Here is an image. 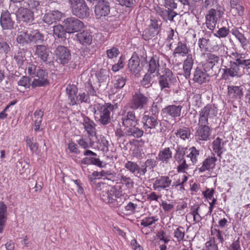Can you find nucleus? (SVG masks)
<instances>
[{
    "instance_id": "nucleus-1",
    "label": "nucleus",
    "mask_w": 250,
    "mask_h": 250,
    "mask_svg": "<svg viewBox=\"0 0 250 250\" xmlns=\"http://www.w3.org/2000/svg\"><path fill=\"white\" fill-rule=\"evenodd\" d=\"M114 106L110 103L95 104L94 105L95 119L102 125L108 124L110 122L111 112L114 109Z\"/></svg>"
},
{
    "instance_id": "nucleus-2",
    "label": "nucleus",
    "mask_w": 250,
    "mask_h": 250,
    "mask_svg": "<svg viewBox=\"0 0 250 250\" xmlns=\"http://www.w3.org/2000/svg\"><path fill=\"white\" fill-rule=\"evenodd\" d=\"M202 56L205 59L202 64L204 70L208 72L211 76L216 75L220 70L219 57L211 52L203 53Z\"/></svg>"
},
{
    "instance_id": "nucleus-3",
    "label": "nucleus",
    "mask_w": 250,
    "mask_h": 250,
    "mask_svg": "<svg viewBox=\"0 0 250 250\" xmlns=\"http://www.w3.org/2000/svg\"><path fill=\"white\" fill-rule=\"evenodd\" d=\"M113 195L117 198H120L122 196H124L122 191L118 189L117 187L113 186L111 187L110 190L106 189L102 191L101 197L102 200L105 203L114 208H117L121 206L123 202L119 203L117 199L113 198Z\"/></svg>"
},
{
    "instance_id": "nucleus-4",
    "label": "nucleus",
    "mask_w": 250,
    "mask_h": 250,
    "mask_svg": "<svg viewBox=\"0 0 250 250\" xmlns=\"http://www.w3.org/2000/svg\"><path fill=\"white\" fill-rule=\"evenodd\" d=\"M217 114V110L216 107L213 104H207L199 111L198 124L211 126L213 120Z\"/></svg>"
},
{
    "instance_id": "nucleus-5",
    "label": "nucleus",
    "mask_w": 250,
    "mask_h": 250,
    "mask_svg": "<svg viewBox=\"0 0 250 250\" xmlns=\"http://www.w3.org/2000/svg\"><path fill=\"white\" fill-rule=\"evenodd\" d=\"M177 81L172 71L168 68H165L163 74L158 78V83L161 91H167L172 85H174Z\"/></svg>"
},
{
    "instance_id": "nucleus-6",
    "label": "nucleus",
    "mask_w": 250,
    "mask_h": 250,
    "mask_svg": "<svg viewBox=\"0 0 250 250\" xmlns=\"http://www.w3.org/2000/svg\"><path fill=\"white\" fill-rule=\"evenodd\" d=\"M145 112L142 119L143 124V129L146 134L152 135L159 132L158 127L159 121L157 118L152 116L146 114Z\"/></svg>"
},
{
    "instance_id": "nucleus-7",
    "label": "nucleus",
    "mask_w": 250,
    "mask_h": 250,
    "mask_svg": "<svg viewBox=\"0 0 250 250\" xmlns=\"http://www.w3.org/2000/svg\"><path fill=\"white\" fill-rule=\"evenodd\" d=\"M66 91L70 102V104L72 105L77 104L78 102H79L81 103H89L90 102L89 96L84 92L77 95L78 89L74 85L68 86L66 88Z\"/></svg>"
},
{
    "instance_id": "nucleus-8",
    "label": "nucleus",
    "mask_w": 250,
    "mask_h": 250,
    "mask_svg": "<svg viewBox=\"0 0 250 250\" xmlns=\"http://www.w3.org/2000/svg\"><path fill=\"white\" fill-rule=\"evenodd\" d=\"M224 12L220 6L216 9H210L206 16V24L207 28L213 31L215 28L217 22L220 20Z\"/></svg>"
},
{
    "instance_id": "nucleus-9",
    "label": "nucleus",
    "mask_w": 250,
    "mask_h": 250,
    "mask_svg": "<svg viewBox=\"0 0 250 250\" xmlns=\"http://www.w3.org/2000/svg\"><path fill=\"white\" fill-rule=\"evenodd\" d=\"M187 147L178 146L176 149V153L174 155L175 161L178 165L177 167L178 172H185V170L192 165L188 160L185 158L186 151Z\"/></svg>"
},
{
    "instance_id": "nucleus-10",
    "label": "nucleus",
    "mask_w": 250,
    "mask_h": 250,
    "mask_svg": "<svg viewBox=\"0 0 250 250\" xmlns=\"http://www.w3.org/2000/svg\"><path fill=\"white\" fill-rule=\"evenodd\" d=\"M149 98L140 91L136 92L129 103V107L133 110L144 108L148 104Z\"/></svg>"
},
{
    "instance_id": "nucleus-11",
    "label": "nucleus",
    "mask_w": 250,
    "mask_h": 250,
    "mask_svg": "<svg viewBox=\"0 0 250 250\" xmlns=\"http://www.w3.org/2000/svg\"><path fill=\"white\" fill-rule=\"evenodd\" d=\"M63 24L67 33L72 34L78 32L84 27L83 23L78 18L69 17L63 21Z\"/></svg>"
},
{
    "instance_id": "nucleus-12",
    "label": "nucleus",
    "mask_w": 250,
    "mask_h": 250,
    "mask_svg": "<svg viewBox=\"0 0 250 250\" xmlns=\"http://www.w3.org/2000/svg\"><path fill=\"white\" fill-rule=\"evenodd\" d=\"M57 60L62 64L67 63L71 59L69 50L66 47L59 45L54 52Z\"/></svg>"
},
{
    "instance_id": "nucleus-13",
    "label": "nucleus",
    "mask_w": 250,
    "mask_h": 250,
    "mask_svg": "<svg viewBox=\"0 0 250 250\" xmlns=\"http://www.w3.org/2000/svg\"><path fill=\"white\" fill-rule=\"evenodd\" d=\"M35 76L36 78L33 80L31 84L33 87L43 86L49 84L47 73L39 67Z\"/></svg>"
},
{
    "instance_id": "nucleus-14",
    "label": "nucleus",
    "mask_w": 250,
    "mask_h": 250,
    "mask_svg": "<svg viewBox=\"0 0 250 250\" xmlns=\"http://www.w3.org/2000/svg\"><path fill=\"white\" fill-rule=\"evenodd\" d=\"M198 128L195 135L196 139L199 141H208L211 135V126L202 124H198Z\"/></svg>"
},
{
    "instance_id": "nucleus-15",
    "label": "nucleus",
    "mask_w": 250,
    "mask_h": 250,
    "mask_svg": "<svg viewBox=\"0 0 250 250\" xmlns=\"http://www.w3.org/2000/svg\"><path fill=\"white\" fill-rule=\"evenodd\" d=\"M17 18L21 21L24 22H31L33 21L34 11H32L25 7H20L16 14Z\"/></svg>"
},
{
    "instance_id": "nucleus-16",
    "label": "nucleus",
    "mask_w": 250,
    "mask_h": 250,
    "mask_svg": "<svg viewBox=\"0 0 250 250\" xmlns=\"http://www.w3.org/2000/svg\"><path fill=\"white\" fill-rule=\"evenodd\" d=\"M172 181L168 176H161L156 179L153 184V188L155 190L161 191L162 189L168 191V188L171 185Z\"/></svg>"
},
{
    "instance_id": "nucleus-17",
    "label": "nucleus",
    "mask_w": 250,
    "mask_h": 250,
    "mask_svg": "<svg viewBox=\"0 0 250 250\" xmlns=\"http://www.w3.org/2000/svg\"><path fill=\"white\" fill-rule=\"evenodd\" d=\"M125 167L133 174H136L138 177L144 176L147 171L146 167L142 166L140 167L139 165L134 162L128 161L125 165Z\"/></svg>"
},
{
    "instance_id": "nucleus-18",
    "label": "nucleus",
    "mask_w": 250,
    "mask_h": 250,
    "mask_svg": "<svg viewBox=\"0 0 250 250\" xmlns=\"http://www.w3.org/2000/svg\"><path fill=\"white\" fill-rule=\"evenodd\" d=\"M224 78H225L226 75H229L230 77H240L244 72L241 69L240 65L236 61V62H230V67L224 69Z\"/></svg>"
},
{
    "instance_id": "nucleus-19",
    "label": "nucleus",
    "mask_w": 250,
    "mask_h": 250,
    "mask_svg": "<svg viewBox=\"0 0 250 250\" xmlns=\"http://www.w3.org/2000/svg\"><path fill=\"white\" fill-rule=\"evenodd\" d=\"M121 120L123 125L125 128L138 124V120L135 112L133 111L125 112L122 115Z\"/></svg>"
},
{
    "instance_id": "nucleus-20",
    "label": "nucleus",
    "mask_w": 250,
    "mask_h": 250,
    "mask_svg": "<svg viewBox=\"0 0 250 250\" xmlns=\"http://www.w3.org/2000/svg\"><path fill=\"white\" fill-rule=\"evenodd\" d=\"M0 23L3 30H10L13 28L14 21L8 10H4L1 12Z\"/></svg>"
},
{
    "instance_id": "nucleus-21",
    "label": "nucleus",
    "mask_w": 250,
    "mask_h": 250,
    "mask_svg": "<svg viewBox=\"0 0 250 250\" xmlns=\"http://www.w3.org/2000/svg\"><path fill=\"white\" fill-rule=\"evenodd\" d=\"M109 12V4L107 1L100 0L95 6V13L98 19L107 16Z\"/></svg>"
},
{
    "instance_id": "nucleus-22",
    "label": "nucleus",
    "mask_w": 250,
    "mask_h": 250,
    "mask_svg": "<svg viewBox=\"0 0 250 250\" xmlns=\"http://www.w3.org/2000/svg\"><path fill=\"white\" fill-rule=\"evenodd\" d=\"M128 68L129 71L134 75H137L141 72L142 67L140 65V59L137 54H133L131 58L129 60Z\"/></svg>"
},
{
    "instance_id": "nucleus-23",
    "label": "nucleus",
    "mask_w": 250,
    "mask_h": 250,
    "mask_svg": "<svg viewBox=\"0 0 250 250\" xmlns=\"http://www.w3.org/2000/svg\"><path fill=\"white\" fill-rule=\"evenodd\" d=\"M76 41L83 46L89 45L93 40V36L88 30H83L75 35Z\"/></svg>"
},
{
    "instance_id": "nucleus-24",
    "label": "nucleus",
    "mask_w": 250,
    "mask_h": 250,
    "mask_svg": "<svg viewBox=\"0 0 250 250\" xmlns=\"http://www.w3.org/2000/svg\"><path fill=\"white\" fill-rule=\"evenodd\" d=\"M209 76H211L208 72L197 67L193 73V80L199 84H202L208 81Z\"/></svg>"
},
{
    "instance_id": "nucleus-25",
    "label": "nucleus",
    "mask_w": 250,
    "mask_h": 250,
    "mask_svg": "<svg viewBox=\"0 0 250 250\" xmlns=\"http://www.w3.org/2000/svg\"><path fill=\"white\" fill-rule=\"evenodd\" d=\"M72 13L74 15L80 19L86 18L90 15L89 9L85 1L72 10Z\"/></svg>"
},
{
    "instance_id": "nucleus-26",
    "label": "nucleus",
    "mask_w": 250,
    "mask_h": 250,
    "mask_svg": "<svg viewBox=\"0 0 250 250\" xmlns=\"http://www.w3.org/2000/svg\"><path fill=\"white\" fill-rule=\"evenodd\" d=\"M62 16V14L58 10L50 11L44 15L43 17V21L50 25L59 21Z\"/></svg>"
},
{
    "instance_id": "nucleus-27",
    "label": "nucleus",
    "mask_w": 250,
    "mask_h": 250,
    "mask_svg": "<svg viewBox=\"0 0 250 250\" xmlns=\"http://www.w3.org/2000/svg\"><path fill=\"white\" fill-rule=\"evenodd\" d=\"M83 125L89 138L96 135V125L92 120L87 117H85L83 118Z\"/></svg>"
},
{
    "instance_id": "nucleus-28",
    "label": "nucleus",
    "mask_w": 250,
    "mask_h": 250,
    "mask_svg": "<svg viewBox=\"0 0 250 250\" xmlns=\"http://www.w3.org/2000/svg\"><path fill=\"white\" fill-rule=\"evenodd\" d=\"M217 158L214 156L208 157L202 162V166L198 168L200 172H204L214 168Z\"/></svg>"
},
{
    "instance_id": "nucleus-29",
    "label": "nucleus",
    "mask_w": 250,
    "mask_h": 250,
    "mask_svg": "<svg viewBox=\"0 0 250 250\" xmlns=\"http://www.w3.org/2000/svg\"><path fill=\"white\" fill-rule=\"evenodd\" d=\"M182 106L180 105H170L167 106L163 109V112L167 116L176 118L181 115Z\"/></svg>"
},
{
    "instance_id": "nucleus-30",
    "label": "nucleus",
    "mask_w": 250,
    "mask_h": 250,
    "mask_svg": "<svg viewBox=\"0 0 250 250\" xmlns=\"http://www.w3.org/2000/svg\"><path fill=\"white\" fill-rule=\"evenodd\" d=\"M43 114V111L41 109L36 110L33 114L32 122L34 126V131L36 132L42 130L40 127Z\"/></svg>"
},
{
    "instance_id": "nucleus-31",
    "label": "nucleus",
    "mask_w": 250,
    "mask_h": 250,
    "mask_svg": "<svg viewBox=\"0 0 250 250\" xmlns=\"http://www.w3.org/2000/svg\"><path fill=\"white\" fill-rule=\"evenodd\" d=\"M190 52L189 48L188 47L187 45L181 42H179L177 43V46L174 49L173 56L175 57L177 55L185 57L189 55Z\"/></svg>"
},
{
    "instance_id": "nucleus-32",
    "label": "nucleus",
    "mask_w": 250,
    "mask_h": 250,
    "mask_svg": "<svg viewBox=\"0 0 250 250\" xmlns=\"http://www.w3.org/2000/svg\"><path fill=\"white\" fill-rule=\"evenodd\" d=\"M194 59L191 54L188 55L183 62L184 75L186 79H189L190 76L191 70L193 65Z\"/></svg>"
},
{
    "instance_id": "nucleus-33",
    "label": "nucleus",
    "mask_w": 250,
    "mask_h": 250,
    "mask_svg": "<svg viewBox=\"0 0 250 250\" xmlns=\"http://www.w3.org/2000/svg\"><path fill=\"white\" fill-rule=\"evenodd\" d=\"M215 190L213 188H207L206 190L203 192L204 196L208 200L211 201L209 202V207L208 214H211L212 209L214 208V205L216 202V199L214 197V193Z\"/></svg>"
},
{
    "instance_id": "nucleus-34",
    "label": "nucleus",
    "mask_w": 250,
    "mask_h": 250,
    "mask_svg": "<svg viewBox=\"0 0 250 250\" xmlns=\"http://www.w3.org/2000/svg\"><path fill=\"white\" fill-rule=\"evenodd\" d=\"M199 150H197L195 147L192 146L189 149L187 148L186 151V157L189 159L188 160L192 165H194L197 163L198 158L199 156Z\"/></svg>"
},
{
    "instance_id": "nucleus-35",
    "label": "nucleus",
    "mask_w": 250,
    "mask_h": 250,
    "mask_svg": "<svg viewBox=\"0 0 250 250\" xmlns=\"http://www.w3.org/2000/svg\"><path fill=\"white\" fill-rule=\"evenodd\" d=\"M225 142L223 139L217 137L212 142V149L216 153L217 156L221 158L222 154L224 151L225 150L224 148Z\"/></svg>"
},
{
    "instance_id": "nucleus-36",
    "label": "nucleus",
    "mask_w": 250,
    "mask_h": 250,
    "mask_svg": "<svg viewBox=\"0 0 250 250\" xmlns=\"http://www.w3.org/2000/svg\"><path fill=\"white\" fill-rule=\"evenodd\" d=\"M35 55L42 61H47L49 53L46 46L44 45H36L35 46Z\"/></svg>"
},
{
    "instance_id": "nucleus-37",
    "label": "nucleus",
    "mask_w": 250,
    "mask_h": 250,
    "mask_svg": "<svg viewBox=\"0 0 250 250\" xmlns=\"http://www.w3.org/2000/svg\"><path fill=\"white\" fill-rule=\"evenodd\" d=\"M228 94L229 98L233 99L240 98L243 94V88L241 86L229 85Z\"/></svg>"
},
{
    "instance_id": "nucleus-38",
    "label": "nucleus",
    "mask_w": 250,
    "mask_h": 250,
    "mask_svg": "<svg viewBox=\"0 0 250 250\" xmlns=\"http://www.w3.org/2000/svg\"><path fill=\"white\" fill-rule=\"evenodd\" d=\"M125 134L126 136L139 138L143 135L144 130L133 125L125 128Z\"/></svg>"
},
{
    "instance_id": "nucleus-39",
    "label": "nucleus",
    "mask_w": 250,
    "mask_h": 250,
    "mask_svg": "<svg viewBox=\"0 0 250 250\" xmlns=\"http://www.w3.org/2000/svg\"><path fill=\"white\" fill-rule=\"evenodd\" d=\"M159 58L157 56H153L151 57L149 61L147 72L150 74H153L156 72L158 74H160L159 73Z\"/></svg>"
},
{
    "instance_id": "nucleus-40",
    "label": "nucleus",
    "mask_w": 250,
    "mask_h": 250,
    "mask_svg": "<svg viewBox=\"0 0 250 250\" xmlns=\"http://www.w3.org/2000/svg\"><path fill=\"white\" fill-rule=\"evenodd\" d=\"M7 219V207L2 202H0V233L3 230Z\"/></svg>"
},
{
    "instance_id": "nucleus-41",
    "label": "nucleus",
    "mask_w": 250,
    "mask_h": 250,
    "mask_svg": "<svg viewBox=\"0 0 250 250\" xmlns=\"http://www.w3.org/2000/svg\"><path fill=\"white\" fill-rule=\"evenodd\" d=\"M172 153L169 147H166L161 150L158 154V159L160 161L167 163L172 158Z\"/></svg>"
},
{
    "instance_id": "nucleus-42",
    "label": "nucleus",
    "mask_w": 250,
    "mask_h": 250,
    "mask_svg": "<svg viewBox=\"0 0 250 250\" xmlns=\"http://www.w3.org/2000/svg\"><path fill=\"white\" fill-rule=\"evenodd\" d=\"M29 42L41 43L44 41V36L38 30H34L29 33Z\"/></svg>"
},
{
    "instance_id": "nucleus-43",
    "label": "nucleus",
    "mask_w": 250,
    "mask_h": 250,
    "mask_svg": "<svg viewBox=\"0 0 250 250\" xmlns=\"http://www.w3.org/2000/svg\"><path fill=\"white\" fill-rule=\"evenodd\" d=\"M211 43L212 41L205 38H200L198 42V46L201 50L205 52H209Z\"/></svg>"
},
{
    "instance_id": "nucleus-44",
    "label": "nucleus",
    "mask_w": 250,
    "mask_h": 250,
    "mask_svg": "<svg viewBox=\"0 0 250 250\" xmlns=\"http://www.w3.org/2000/svg\"><path fill=\"white\" fill-rule=\"evenodd\" d=\"M177 137L183 140L189 139L191 135L190 130L188 127H183L178 129L175 133Z\"/></svg>"
},
{
    "instance_id": "nucleus-45",
    "label": "nucleus",
    "mask_w": 250,
    "mask_h": 250,
    "mask_svg": "<svg viewBox=\"0 0 250 250\" xmlns=\"http://www.w3.org/2000/svg\"><path fill=\"white\" fill-rule=\"evenodd\" d=\"M120 183L125 186L128 189H131L134 187V182L130 177L124 175L119 174Z\"/></svg>"
},
{
    "instance_id": "nucleus-46",
    "label": "nucleus",
    "mask_w": 250,
    "mask_h": 250,
    "mask_svg": "<svg viewBox=\"0 0 250 250\" xmlns=\"http://www.w3.org/2000/svg\"><path fill=\"white\" fill-rule=\"evenodd\" d=\"M16 40L18 43L24 46L29 42V33L27 32L21 31L18 34Z\"/></svg>"
},
{
    "instance_id": "nucleus-47",
    "label": "nucleus",
    "mask_w": 250,
    "mask_h": 250,
    "mask_svg": "<svg viewBox=\"0 0 250 250\" xmlns=\"http://www.w3.org/2000/svg\"><path fill=\"white\" fill-rule=\"evenodd\" d=\"M209 52H212L216 53L218 56H223L226 54L225 46L222 43L217 44L210 46V49Z\"/></svg>"
},
{
    "instance_id": "nucleus-48",
    "label": "nucleus",
    "mask_w": 250,
    "mask_h": 250,
    "mask_svg": "<svg viewBox=\"0 0 250 250\" xmlns=\"http://www.w3.org/2000/svg\"><path fill=\"white\" fill-rule=\"evenodd\" d=\"M230 13L234 16H241L244 14V8L242 4L230 5Z\"/></svg>"
},
{
    "instance_id": "nucleus-49",
    "label": "nucleus",
    "mask_w": 250,
    "mask_h": 250,
    "mask_svg": "<svg viewBox=\"0 0 250 250\" xmlns=\"http://www.w3.org/2000/svg\"><path fill=\"white\" fill-rule=\"evenodd\" d=\"M54 34L59 38H64L67 33L66 29L63 25L59 24L53 27Z\"/></svg>"
},
{
    "instance_id": "nucleus-50",
    "label": "nucleus",
    "mask_w": 250,
    "mask_h": 250,
    "mask_svg": "<svg viewBox=\"0 0 250 250\" xmlns=\"http://www.w3.org/2000/svg\"><path fill=\"white\" fill-rule=\"evenodd\" d=\"M174 237L177 242H180L184 239L185 235V229L181 226H179L174 231Z\"/></svg>"
},
{
    "instance_id": "nucleus-51",
    "label": "nucleus",
    "mask_w": 250,
    "mask_h": 250,
    "mask_svg": "<svg viewBox=\"0 0 250 250\" xmlns=\"http://www.w3.org/2000/svg\"><path fill=\"white\" fill-rule=\"evenodd\" d=\"M24 7L28 8L30 10H34L35 12H37L41 9L40 2L35 0H28L24 2Z\"/></svg>"
},
{
    "instance_id": "nucleus-52",
    "label": "nucleus",
    "mask_w": 250,
    "mask_h": 250,
    "mask_svg": "<svg viewBox=\"0 0 250 250\" xmlns=\"http://www.w3.org/2000/svg\"><path fill=\"white\" fill-rule=\"evenodd\" d=\"M10 50L9 44L3 38H0V54L6 55Z\"/></svg>"
},
{
    "instance_id": "nucleus-53",
    "label": "nucleus",
    "mask_w": 250,
    "mask_h": 250,
    "mask_svg": "<svg viewBox=\"0 0 250 250\" xmlns=\"http://www.w3.org/2000/svg\"><path fill=\"white\" fill-rule=\"evenodd\" d=\"M158 220L157 216L146 217L141 220V225L145 227H147L158 221Z\"/></svg>"
},
{
    "instance_id": "nucleus-54",
    "label": "nucleus",
    "mask_w": 250,
    "mask_h": 250,
    "mask_svg": "<svg viewBox=\"0 0 250 250\" xmlns=\"http://www.w3.org/2000/svg\"><path fill=\"white\" fill-rule=\"evenodd\" d=\"M232 34L234 35L241 43L243 46L247 44V39L244 35L239 32L237 29H233L231 30Z\"/></svg>"
},
{
    "instance_id": "nucleus-55",
    "label": "nucleus",
    "mask_w": 250,
    "mask_h": 250,
    "mask_svg": "<svg viewBox=\"0 0 250 250\" xmlns=\"http://www.w3.org/2000/svg\"><path fill=\"white\" fill-rule=\"evenodd\" d=\"M97 78L99 83H103L108 79V71L106 69H101L96 74Z\"/></svg>"
},
{
    "instance_id": "nucleus-56",
    "label": "nucleus",
    "mask_w": 250,
    "mask_h": 250,
    "mask_svg": "<svg viewBox=\"0 0 250 250\" xmlns=\"http://www.w3.org/2000/svg\"><path fill=\"white\" fill-rule=\"evenodd\" d=\"M152 74H150L148 72L145 74L141 81V84L142 85L146 87H148L151 86V84L150 83V82L154 77V76H152Z\"/></svg>"
},
{
    "instance_id": "nucleus-57",
    "label": "nucleus",
    "mask_w": 250,
    "mask_h": 250,
    "mask_svg": "<svg viewBox=\"0 0 250 250\" xmlns=\"http://www.w3.org/2000/svg\"><path fill=\"white\" fill-rule=\"evenodd\" d=\"M120 54V51L118 48L112 47L110 49H107L106 51V54L108 59H113L116 58Z\"/></svg>"
},
{
    "instance_id": "nucleus-58",
    "label": "nucleus",
    "mask_w": 250,
    "mask_h": 250,
    "mask_svg": "<svg viewBox=\"0 0 250 250\" xmlns=\"http://www.w3.org/2000/svg\"><path fill=\"white\" fill-rule=\"evenodd\" d=\"M108 142L104 137L99 141L98 145L97 146L98 149L103 151V152H107L108 151Z\"/></svg>"
},
{
    "instance_id": "nucleus-59",
    "label": "nucleus",
    "mask_w": 250,
    "mask_h": 250,
    "mask_svg": "<svg viewBox=\"0 0 250 250\" xmlns=\"http://www.w3.org/2000/svg\"><path fill=\"white\" fill-rule=\"evenodd\" d=\"M236 61L240 65L243 71L245 68H250V59L244 60L241 57V58L236 59Z\"/></svg>"
},
{
    "instance_id": "nucleus-60",
    "label": "nucleus",
    "mask_w": 250,
    "mask_h": 250,
    "mask_svg": "<svg viewBox=\"0 0 250 250\" xmlns=\"http://www.w3.org/2000/svg\"><path fill=\"white\" fill-rule=\"evenodd\" d=\"M126 79L122 77L117 78L114 84V86L116 89H121L123 88L125 84Z\"/></svg>"
},
{
    "instance_id": "nucleus-61",
    "label": "nucleus",
    "mask_w": 250,
    "mask_h": 250,
    "mask_svg": "<svg viewBox=\"0 0 250 250\" xmlns=\"http://www.w3.org/2000/svg\"><path fill=\"white\" fill-rule=\"evenodd\" d=\"M206 246L208 250H218V246L215 243L214 237L210 238L209 240L206 243Z\"/></svg>"
},
{
    "instance_id": "nucleus-62",
    "label": "nucleus",
    "mask_w": 250,
    "mask_h": 250,
    "mask_svg": "<svg viewBox=\"0 0 250 250\" xmlns=\"http://www.w3.org/2000/svg\"><path fill=\"white\" fill-rule=\"evenodd\" d=\"M211 235H213L214 239L216 238L218 239L220 242L223 243L224 242V238L221 234V231L216 229L211 228Z\"/></svg>"
},
{
    "instance_id": "nucleus-63",
    "label": "nucleus",
    "mask_w": 250,
    "mask_h": 250,
    "mask_svg": "<svg viewBox=\"0 0 250 250\" xmlns=\"http://www.w3.org/2000/svg\"><path fill=\"white\" fill-rule=\"evenodd\" d=\"M38 69L36 65L29 63L27 67L28 74L32 77L35 76Z\"/></svg>"
},
{
    "instance_id": "nucleus-64",
    "label": "nucleus",
    "mask_w": 250,
    "mask_h": 250,
    "mask_svg": "<svg viewBox=\"0 0 250 250\" xmlns=\"http://www.w3.org/2000/svg\"><path fill=\"white\" fill-rule=\"evenodd\" d=\"M229 33V30L226 27H223L220 28L217 33L214 34V35L219 38H224L227 36Z\"/></svg>"
}]
</instances>
